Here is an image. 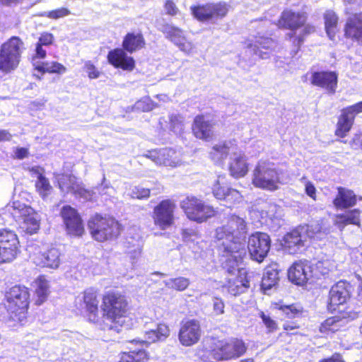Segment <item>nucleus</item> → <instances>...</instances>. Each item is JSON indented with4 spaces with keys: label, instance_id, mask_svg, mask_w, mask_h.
Listing matches in <instances>:
<instances>
[{
    "label": "nucleus",
    "instance_id": "1",
    "mask_svg": "<svg viewBox=\"0 0 362 362\" xmlns=\"http://www.w3.org/2000/svg\"><path fill=\"white\" fill-rule=\"evenodd\" d=\"M245 233V221L235 215L216 230L217 244L222 253L223 267L232 274L224 288L233 296L243 293L250 286L247 272L241 267L246 256Z\"/></svg>",
    "mask_w": 362,
    "mask_h": 362
},
{
    "label": "nucleus",
    "instance_id": "2",
    "mask_svg": "<svg viewBox=\"0 0 362 362\" xmlns=\"http://www.w3.org/2000/svg\"><path fill=\"white\" fill-rule=\"evenodd\" d=\"M103 320L98 322V326L103 330H112L119 332L127 320V302L125 298L117 293H108L103 296Z\"/></svg>",
    "mask_w": 362,
    "mask_h": 362
},
{
    "label": "nucleus",
    "instance_id": "3",
    "mask_svg": "<svg viewBox=\"0 0 362 362\" xmlns=\"http://www.w3.org/2000/svg\"><path fill=\"white\" fill-rule=\"evenodd\" d=\"M362 290V276L354 273L350 281L339 280L329 290L327 308L331 313H341L340 306L344 305L356 292Z\"/></svg>",
    "mask_w": 362,
    "mask_h": 362
},
{
    "label": "nucleus",
    "instance_id": "4",
    "mask_svg": "<svg viewBox=\"0 0 362 362\" xmlns=\"http://www.w3.org/2000/svg\"><path fill=\"white\" fill-rule=\"evenodd\" d=\"M29 297L28 289L25 286H15L6 293V304L4 306L13 321L21 322L25 319Z\"/></svg>",
    "mask_w": 362,
    "mask_h": 362
},
{
    "label": "nucleus",
    "instance_id": "5",
    "mask_svg": "<svg viewBox=\"0 0 362 362\" xmlns=\"http://www.w3.org/2000/svg\"><path fill=\"white\" fill-rule=\"evenodd\" d=\"M246 351V346L242 340L233 339L228 342H219L212 351L206 352L202 356L204 362H218L241 356Z\"/></svg>",
    "mask_w": 362,
    "mask_h": 362
},
{
    "label": "nucleus",
    "instance_id": "6",
    "mask_svg": "<svg viewBox=\"0 0 362 362\" xmlns=\"http://www.w3.org/2000/svg\"><path fill=\"white\" fill-rule=\"evenodd\" d=\"M284 182L274 164L259 162L255 167L252 175V184L258 188L269 191H275L279 184Z\"/></svg>",
    "mask_w": 362,
    "mask_h": 362
},
{
    "label": "nucleus",
    "instance_id": "7",
    "mask_svg": "<svg viewBox=\"0 0 362 362\" xmlns=\"http://www.w3.org/2000/svg\"><path fill=\"white\" fill-rule=\"evenodd\" d=\"M24 43L18 37H11L1 46L0 70L9 72L19 64Z\"/></svg>",
    "mask_w": 362,
    "mask_h": 362
},
{
    "label": "nucleus",
    "instance_id": "8",
    "mask_svg": "<svg viewBox=\"0 0 362 362\" xmlns=\"http://www.w3.org/2000/svg\"><path fill=\"white\" fill-rule=\"evenodd\" d=\"M88 228L93 238L98 242L115 238L120 233V226L115 218L98 214L88 221Z\"/></svg>",
    "mask_w": 362,
    "mask_h": 362
},
{
    "label": "nucleus",
    "instance_id": "9",
    "mask_svg": "<svg viewBox=\"0 0 362 362\" xmlns=\"http://www.w3.org/2000/svg\"><path fill=\"white\" fill-rule=\"evenodd\" d=\"M8 211L17 221L21 222V227L28 233H37L40 228V218L39 214L29 206L20 202H13Z\"/></svg>",
    "mask_w": 362,
    "mask_h": 362
},
{
    "label": "nucleus",
    "instance_id": "10",
    "mask_svg": "<svg viewBox=\"0 0 362 362\" xmlns=\"http://www.w3.org/2000/svg\"><path fill=\"white\" fill-rule=\"evenodd\" d=\"M315 235L313 226H302L285 235L282 245L288 253L295 254L308 246V242L314 240Z\"/></svg>",
    "mask_w": 362,
    "mask_h": 362
},
{
    "label": "nucleus",
    "instance_id": "11",
    "mask_svg": "<svg viewBox=\"0 0 362 362\" xmlns=\"http://www.w3.org/2000/svg\"><path fill=\"white\" fill-rule=\"evenodd\" d=\"M187 216L193 221L202 223L214 216L215 211L209 205L194 197H187L180 204Z\"/></svg>",
    "mask_w": 362,
    "mask_h": 362
},
{
    "label": "nucleus",
    "instance_id": "12",
    "mask_svg": "<svg viewBox=\"0 0 362 362\" xmlns=\"http://www.w3.org/2000/svg\"><path fill=\"white\" fill-rule=\"evenodd\" d=\"M362 113V101L342 108L337 117L334 135L340 139L345 138L351 130L356 116Z\"/></svg>",
    "mask_w": 362,
    "mask_h": 362
},
{
    "label": "nucleus",
    "instance_id": "13",
    "mask_svg": "<svg viewBox=\"0 0 362 362\" xmlns=\"http://www.w3.org/2000/svg\"><path fill=\"white\" fill-rule=\"evenodd\" d=\"M192 13L199 21L202 22L216 21L224 18L228 11V6L224 2L207 4L206 5L192 6Z\"/></svg>",
    "mask_w": 362,
    "mask_h": 362
},
{
    "label": "nucleus",
    "instance_id": "14",
    "mask_svg": "<svg viewBox=\"0 0 362 362\" xmlns=\"http://www.w3.org/2000/svg\"><path fill=\"white\" fill-rule=\"evenodd\" d=\"M250 214L267 225L274 223L277 227L281 226V209L275 204L266 202L259 203L252 208Z\"/></svg>",
    "mask_w": 362,
    "mask_h": 362
},
{
    "label": "nucleus",
    "instance_id": "15",
    "mask_svg": "<svg viewBox=\"0 0 362 362\" xmlns=\"http://www.w3.org/2000/svg\"><path fill=\"white\" fill-rule=\"evenodd\" d=\"M270 247L271 240L267 233L257 232L248 239L247 248L251 259L259 263L267 256Z\"/></svg>",
    "mask_w": 362,
    "mask_h": 362
},
{
    "label": "nucleus",
    "instance_id": "16",
    "mask_svg": "<svg viewBox=\"0 0 362 362\" xmlns=\"http://www.w3.org/2000/svg\"><path fill=\"white\" fill-rule=\"evenodd\" d=\"M315 265L308 260L294 262L288 272V279L298 286H303L308 281L313 282Z\"/></svg>",
    "mask_w": 362,
    "mask_h": 362
},
{
    "label": "nucleus",
    "instance_id": "17",
    "mask_svg": "<svg viewBox=\"0 0 362 362\" xmlns=\"http://www.w3.org/2000/svg\"><path fill=\"white\" fill-rule=\"evenodd\" d=\"M19 241L11 230H0V262H11L16 259L18 252Z\"/></svg>",
    "mask_w": 362,
    "mask_h": 362
},
{
    "label": "nucleus",
    "instance_id": "18",
    "mask_svg": "<svg viewBox=\"0 0 362 362\" xmlns=\"http://www.w3.org/2000/svg\"><path fill=\"white\" fill-rule=\"evenodd\" d=\"M246 45L247 52L253 54L262 59H269L275 47V42L272 38L260 35L259 33L253 38L249 39Z\"/></svg>",
    "mask_w": 362,
    "mask_h": 362
},
{
    "label": "nucleus",
    "instance_id": "19",
    "mask_svg": "<svg viewBox=\"0 0 362 362\" xmlns=\"http://www.w3.org/2000/svg\"><path fill=\"white\" fill-rule=\"evenodd\" d=\"M175 204L170 200H163L153 209V218L154 224L161 230L170 227L174 221Z\"/></svg>",
    "mask_w": 362,
    "mask_h": 362
},
{
    "label": "nucleus",
    "instance_id": "20",
    "mask_svg": "<svg viewBox=\"0 0 362 362\" xmlns=\"http://www.w3.org/2000/svg\"><path fill=\"white\" fill-rule=\"evenodd\" d=\"M202 336L200 323L196 320L182 321L178 334L180 344L185 346H190L197 344Z\"/></svg>",
    "mask_w": 362,
    "mask_h": 362
},
{
    "label": "nucleus",
    "instance_id": "21",
    "mask_svg": "<svg viewBox=\"0 0 362 362\" xmlns=\"http://www.w3.org/2000/svg\"><path fill=\"white\" fill-rule=\"evenodd\" d=\"M33 262L39 267L57 269L61 263V253L57 247H42L33 255Z\"/></svg>",
    "mask_w": 362,
    "mask_h": 362
},
{
    "label": "nucleus",
    "instance_id": "22",
    "mask_svg": "<svg viewBox=\"0 0 362 362\" xmlns=\"http://www.w3.org/2000/svg\"><path fill=\"white\" fill-rule=\"evenodd\" d=\"M146 156L160 165L175 168L181 163L179 153L172 148L154 149L148 151Z\"/></svg>",
    "mask_w": 362,
    "mask_h": 362
},
{
    "label": "nucleus",
    "instance_id": "23",
    "mask_svg": "<svg viewBox=\"0 0 362 362\" xmlns=\"http://www.w3.org/2000/svg\"><path fill=\"white\" fill-rule=\"evenodd\" d=\"M61 216L67 232L76 236H81L83 231L82 220L77 211L70 206H64L61 210Z\"/></svg>",
    "mask_w": 362,
    "mask_h": 362
},
{
    "label": "nucleus",
    "instance_id": "24",
    "mask_svg": "<svg viewBox=\"0 0 362 362\" xmlns=\"http://www.w3.org/2000/svg\"><path fill=\"white\" fill-rule=\"evenodd\" d=\"M344 35L346 39L362 45V11L351 13L347 18Z\"/></svg>",
    "mask_w": 362,
    "mask_h": 362
},
{
    "label": "nucleus",
    "instance_id": "25",
    "mask_svg": "<svg viewBox=\"0 0 362 362\" xmlns=\"http://www.w3.org/2000/svg\"><path fill=\"white\" fill-rule=\"evenodd\" d=\"M214 124L203 115H197L194 119L192 131L194 136L202 140H210L214 135Z\"/></svg>",
    "mask_w": 362,
    "mask_h": 362
},
{
    "label": "nucleus",
    "instance_id": "26",
    "mask_svg": "<svg viewBox=\"0 0 362 362\" xmlns=\"http://www.w3.org/2000/svg\"><path fill=\"white\" fill-rule=\"evenodd\" d=\"M55 178L62 192H71L86 197L85 195L87 193L86 191L78 184L75 176L69 174H56Z\"/></svg>",
    "mask_w": 362,
    "mask_h": 362
},
{
    "label": "nucleus",
    "instance_id": "27",
    "mask_svg": "<svg viewBox=\"0 0 362 362\" xmlns=\"http://www.w3.org/2000/svg\"><path fill=\"white\" fill-rule=\"evenodd\" d=\"M238 145L235 140H228L215 144L210 153V158L216 163L223 162L228 155L235 151Z\"/></svg>",
    "mask_w": 362,
    "mask_h": 362
},
{
    "label": "nucleus",
    "instance_id": "28",
    "mask_svg": "<svg viewBox=\"0 0 362 362\" xmlns=\"http://www.w3.org/2000/svg\"><path fill=\"white\" fill-rule=\"evenodd\" d=\"M332 202L336 209H346L356 205L357 197L353 190L344 187H338L337 194Z\"/></svg>",
    "mask_w": 362,
    "mask_h": 362
},
{
    "label": "nucleus",
    "instance_id": "29",
    "mask_svg": "<svg viewBox=\"0 0 362 362\" xmlns=\"http://www.w3.org/2000/svg\"><path fill=\"white\" fill-rule=\"evenodd\" d=\"M107 59L109 63L116 68L128 71H132L134 68V59L127 56L122 49H115L109 52Z\"/></svg>",
    "mask_w": 362,
    "mask_h": 362
},
{
    "label": "nucleus",
    "instance_id": "30",
    "mask_svg": "<svg viewBox=\"0 0 362 362\" xmlns=\"http://www.w3.org/2000/svg\"><path fill=\"white\" fill-rule=\"evenodd\" d=\"M229 170L231 175L234 177H243L247 173L248 169L245 156L238 147L231 154Z\"/></svg>",
    "mask_w": 362,
    "mask_h": 362
},
{
    "label": "nucleus",
    "instance_id": "31",
    "mask_svg": "<svg viewBox=\"0 0 362 362\" xmlns=\"http://www.w3.org/2000/svg\"><path fill=\"white\" fill-rule=\"evenodd\" d=\"M97 292L93 288H88L83 293V300L88 313L89 321L98 324V303Z\"/></svg>",
    "mask_w": 362,
    "mask_h": 362
},
{
    "label": "nucleus",
    "instance_id": "32",
    "mask_svg": "<svg viewBox=\"0 0 362 362\" xmlns=\"http://www.w3.org/2000/svg\"><path fill=\"white\" fill-rule=\"evenodd\" d=\"M305 21V16L300 13L285 11L279 21V27L295 30L302 26Z\"/></svg>",
    "mask_w": 362,
    "mask_h": 362
},
{
    "label": "nucleus",
    "instance_id": "33",
    "mask_svg": "<svg viewBox=\"0 0 362 362\" xmlns=\"http://www.w3.org/2000/svg\"><path fill=\"white\" fill-rule=\"evenodd\" d=\"M279 281V269L277 264H274L267 267L264 272L261 288L265 294H269V291L275 288Z\"/></svg>",
    "mask_w": 362,
    "mask_h": 362
},
{
    "label": "nucleus",
    "instance_id": "34",
    "mask_svg": "<svg viewBox=\"0 0 362 362\" xmlns=\"http://www.w3.org/2000/svg\"><path fill=\"white\" fill-rule=\"evenodd\" d=\"M146 41L141 32L128 33L124 37L122 46L124 50L133 53L143 49L145 47Z\"/></svg>",
    "mask_w": 362,
    "mask_h": 362
},
{
    "label": "nucleus",
    "instance_id": "35",
    "mask_svg": "<svg viewBox=\"0 0 362 362\" xmlns=\"http://www.w3.org/2000/svg\"><path fill=\"white\" fill-rule=\"evenodd\" d=\"M360 215L361 210L359 209H354L344 214H337L334 224L341 230L348 225L359 226L361 224Z\"/></svg>",
    "mask_w": 362,
    "mask_h": 362
},
{
    "label": "nucleus",
    "instance_id": "36",
    "mask_svg": "<svg viewBox=\"0 0 362 362\" xmlns=\"http://www.w3.org/2000/svg\"><path fill=\"white\" fill-rule=\"evenodd\" d=\"M170 334V329L165 324H158L156 329L146 331L145 341L141 343L150 344L158 341L165 340Z\"/></svg>",
    "mask_w": 362,
    "mask_h": 362
},
{
    "label": "nucleus",
    "instance_id": "37",
    "mask_svg": "<svg viewBox=\"0 0 362 362\" xmlns=\"http://www.w3.org/2000/svg\"><path fill=\"white\" fill-rule=\"evenodd\" d=\"M337 85V75L335 72H318V86L327 93H334Z\"/></svg>",
    "mask_w": 362,
    "mask_h": 362
},
{
    "label": "nucleus",
    "instance_id": "38",
    "mask_svg": "<svg viewBox=\"0 0 362 362\" xmlns=\"http://www.w3.org/2000/svg\"><path fill=\"white\" fill-rule=\"evenodd\" d=\"M326 33L331 40H334L338 30L339 18L332 10H327L323 14Z\"/></svg>",
    "mask_w": 362,
    "mask_h": 362
},
{
    "label": "nucleus",
    "instance_id": "39",
    "mask_svg": "<svg viewBox=\"0 0 362 362\" xmlns=\"http://www.w3.org/2000/svg\"><path fill=\"white\" fill-rule=\"evenodd\" d=\"M35 69L42 74H63L66 71V68L57 62H34Z\"/></svg>",
    "mask_w": 362,
    "mask_h": 362
},
{
    "label": "nucleus",
    "instance_id": "40",
    "mask_svg": "<svg viewBox=\"0 0 362 362\" xmlns=\"http://www.w3.org/2000/svg\"><path fill=\"white\" fill-rule=\"evenodd\" d=\"M160 30L165 35L166 37L170 39L176 46L186 38L184 32L181 29L171 25L168 24L163 26Z\"/></svg>",
    "mask_w": 362,
    "mask_h": 362
},
{
    "label": "nucleus",
    "instance_id": "41",
    "mask_svg": "<svg viewBox=\"0 0 362 362\" xmlns=\"http://www.w3.org/2000/svg\"><path fill=\"white\" fill-rule=\"evenodd\" d=\"M35 293L38 297L37 303H42L49 293V284L44 276H39L35 281Z\"/></svg>",
    "mask_w": 362,
    "mask_h": 362
},
{
    "label": "nucleus",
    "instance_id": "42",
    "mask_svg": "<svg viewBox=\"0 0 362 362\" xmlns=\"http://www.w3.org/2000/svg\"><path fill=\"white\" fill-rule=\"evenodd\" d=\"M148 360V355L145 350L139 349L124 352L120 358L119 362H146Z\"/></svg>",
    "mask_w": 362,
    "mask_h": 362
},
{
    "label": "nucleus",
    "instance_id": "43",
    "mask_svg": "<svg viewBox=\"0 0 362 362\" xmlns=\"http://www.w3.org/2000/svg\"><path fill=\"white\" fill-rule=\"evenodd\" d=\"M215 197L218 199H223L226 202H239L242 198L240 192L234 189H222L221 192L215 191Z\"/></svg>",
    "mask_w": 362,
    "mask_h": 362
},
{
    "label": "nucleus",
    "instance_id": "44",
    "mask_svg": "<svg viewBox=\"0 0 362 362\" xmlns=\"http://www.w3.org/2000/svg\"><path fill=\"white\" fill-rule=\"evenodd\" d=\"M215 197L218 199H223L226 202H239L242 198L240 192L234 189H222L221 192L215 191Z\"/></svg>",
    "mask_w": 362,
    "mask_h": 362
},
{
    "label": "nucleus",
    "instance_id": "45",
    "mask_svg": "<svg viewBox=\"0 0 362 362\" xmlns=\"http://www.w3.org/2000/svg\"><path fill=\"white\" fill-rule=\"evenodd\" d=\"M165 285L169 288H173L179 291L185 290L189 285V280L187 278L180 276L170 279L164 281Z\"/></svg>",
    "mask_w": 362,
    "mask_h": 362
},
{
    "label": "nucleus",
    "instance_id": "46",
    "mask_svg": "<svg viewBox=\"0 0 362 362\" xmlns=\"http://www.w3.org/2000/svg\"><path fill=\"white\" fill-rule=\"evenodd\" d=\"M35 187L37 192L43 198H46L51 194L52 187L49 184L48 179L45 176L37 179L35 182Z\"/></svg>",
    "mask_w": 362,
    "mask_h": 362
},
{
    "label": "nucleus",
    "instance_id": "47",
    "mask_svg": "<svg viewBox=\"0 0 362 362\" xmlns=\"http://www.w3.org/2000/svg\"><path fill=\"white\" fill-rule=\"evenodd\" d=\"M185 119L180 115L170 116V128L175 134H181L184 130Z\"/></svg>",
    "mask_w": 362,
    "mask_h": 362
},
{
    "label": "nucleus",
    "instance_id": "48",
    "mask_svg": "<svg viewBox=\"0 0 362 362\" xmlns=\"http://www.w3.org/2000/svg\"><path fill=\"white\" fill-rule=\"evenodd\" d=\"M154 107L155 105L153 102L148 97L143 98L142 99L138 100L134 106V108L136 110L142 112L151 111Z\"/></svg>",
    "mask_w": 362,
    "mask_h": 362
},
{
    "label": "nucleus",
    "instance_id": "49",
    "mask_svg": "<svg viewBox=\"0 0 362 362\" xmlns=\"http://www.w3.org/2000/svg\"><path fill=\"white\" fill-rule=\"evenodd\" d=\"M69 14L70 11L69 9L66 8H60L51 11L44 12L40 16L57 20L60 18L67 16Z\"/></svg>",
    "mask_w": 362,
    "mask_h": 362
},
{
    "label": "nucleus",
    "instance_id": "50",
    "mask_svg": "<svg viewBox=\"0 0 362 362\" xmlns=\"http://www.w3.org/2000/svg\"><path fill=\"white\" fill-rule=\"evenodd\" d=\"M96 190L100 195L107 197L112 196L115 192L113 187L110 182L106 181L105 176H103L102 183L96 187Z\"/></svg>",
    "mask_w": 362,
    "mask_h": 362
},
{
    "label": "nucleus",
    "instance_id": "51",
    "mask_svg": "<svg viewBox=\"0 0 362 362\" xmlns=\"http://www.w3.org/2000/svg\"><path fill=\"white\" fill-rule=\"evenodd\" d=\"M179 49L187 55H192L196 53V47L191 42L186 38L181 42L177 46Z\"/></svg>",
    "mask_w": 362,
    "mask_h": 362
},
{
    "label": "nucleus",
    "instance_id": "52",
    "mask_svg": "<svg viewBox=\"0 0 362 362\" xmlns=\"http://www.w3.org/2000/svg\"><path fill=\"white\" fill-rule=\"evenodd\" d=\"M83 69L90 79H96L100 76V72L90 61L85 62Z\"/></svg>",
    "mask_w": 362,
    "mask_h": 362
},
{
    "label": "nucleus",
    "instance_id": "53",
    "mask_svg": "<svg viewBox=\"0 0 362 362\" xmlns=\"http://www.w3.org/2000/svg\"><path fill=\"white\" fill-rule=\"evenodd\" d=\"M279 309L282 310V312L287 316L288 318H293L297 316L300 313V308L294 305H280Z\"/></svg>",
    "mask_w": 362,
    "mask_h": 362
},
{
    "label": "nucleus",
    "instance_id": "54",
    "mask_svg": "<svg viewBox=\"0 0 362 362\" xmlns=\"http://www.w3.org/2000/svg\"><path fill=\"white\" fill-rule=\"evenodd\" d=\"M259 317L262 320V322L267 328L269 332H273L277 329L276 322L269 316L265 315L264 312H260Z\"/></svg>",
    "mask_w": 362,
    "mask_h": 362
},
{
    "label": "nucleus",
    "instance_id": "55",
    "mask_svg": "<svg viewBox=\"0 0 362 362\" xmlns=\"http://www.w3.org/2000/svg\"><path fill=\"white\" fill-rule=\"evenodd\" d=\"M150 195V189L141 187H134L131 192V196L136 199L148 198Z\"/></svg>",
    "mask_w": 362,
    "mask_h": 362
},
{
    "label": "nucleus",
    "instance_id": "56",
    "mask_svg": "<svg viewBox=\"0 0 362 362\" xmlns=\"http://www.w3.org/2000/svg\"><path fill=\"white\" fill-rule=\"evenodd\" d=\"M54 39L52 33L45 32L40 35L37 43L45 47L49 46L53 43Z\"/></svg>",
    "mask_w": 362,
    "mask_h": 362
},
{
    "label": "nucleus",
    "instance_id": "57",
    "mask_svg": "<svg viewBox=\"0 0 362 362\" xmlns=\"http://www.w3.org/2000/svg\"><path fill=\"white\" fill-rule=\"evenodd\" d=\"M224 303L223 301L218 298L213 299V310L216 315H221L224 313Z\"/></svg>",
    "mask_w": 362,
    "mask_h": 362
},
{
    "label": "nucleus",
    "instance_id": "58",
    "mask_svg": "<svg viewBox=\"0 0 362 362\" xmlns=\"http://www.w3.org/2000/svg\"><path fill=\"white\" fill-rule=\"evenodd\" d=\"M338 320H337L334 317H329L327 318L323 323L321 324L320 327V332H327V331H331L334 332L336 329L332 328L331 327L334 325L335 322H337Z\"/></svg>",
    "mask_w": 362,
    "mask_h": 362
},
{
    "label": "nucleus",
    "instance_id": "59",
    "mask_svg": "<svg viewBox=\"0 0 362 362\" xmlns=\"http://www.w3.org/2000/svg\"><path fill=\"white\" fill-rule=\"evenodd\" d=\"M44 46L40 45L39 43H36L35 49V54L33 57V64L34 65V62H37V59H44L46 57L47 52L43 48Z\"/></svg>",
    "mask_w": 362,
    "mask_h": 362
},
{
    "label": "nucleus",
    "instance_id": "60",
    "mask_svg": "<svg viewBox=\"0 0 362 362\" xmlns=\"http://www.w3.org/2000/svg\"><path fill=\"white\" fill-rule=\"evenodd\" d=\"M164 8L166 13L170 16L176 15L179 11L175 3L170 0L166 1Z\"/></svg>",
    "mask_w": 362,
    "mask_h": 362
},
{
    "label": "nucleus",
    "instance_id": "61",
    "mask_svg": "<svg viewBox=\"0 0 362 362\" xmlns=\"http://www.w3.org/2000/svg\"><path fill=\"white\" fill-rule=\"evenodd\" d=\"M320 362H345V361L340 353L335 352L330 357L324 358Z\"/></svg>",
    "mask_w": 362,
    "mask_h": 362
},
{
    "label": "nucleus",
    "instance_id": "62",
    "mask_svg": "<svg viewBox=\"0 0 362 362\" xmlns=\"http://www.w3.org/2000/svg\"><path fill=\"white\" fill-rule=\"evenodd\" d=\"M31 176L35 177L37 180L44 175V169L40 166H34L30 169Z\"/></svg>",
    "mask_w": 362,
    "mask_h": 362
},
{
    "label": "nucleus",
    "instance_id": "63",
    "mask_svg": "<svg viewBox=\"0 0 362 362\" xmlns=\"http://www.w3.org/2000/svg\"><path fill=\"white\" fill-rule=\"evenodd\" d=\"M15 157L18 159H23L28 156V149L23 147L16 148L15 151Z\"/></svg>",
    "mask_w": 362,
    "mask_h": 362
},
{
    "label": "nucleus",
    "instance_id": "64",
    "mask_svg": "<svg viewBox=\"0 0 362 362\" xmlns=\"http://www.w3.org/2000/svg\"><path fill=\"white\" fill-rule=\"evenodd\" d=\"M352 144L356 148L362 150V133L356 134L352 139Z\"/></svg>",
    "mask_w": 362,
    "mask_h": 362
}]
</instances>
